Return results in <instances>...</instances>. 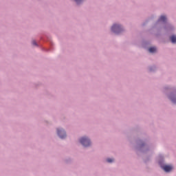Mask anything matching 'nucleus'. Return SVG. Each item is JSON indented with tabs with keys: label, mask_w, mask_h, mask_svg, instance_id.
Instances as JSON below:
<instances>
[{
	"label": "nucleus",
	"mask_w": 176,
	"mask_h": 176,
	"mask_svg": "<svg viewBox=\"0 0 176 176\" xmlns=\"http://www.w3.org/2000/svg\"><path fill=\"white\" fill-rule=\"evenodd\" d=\"M111 31L116 34H119V32L122 31V26H120V25L114 24L111 27Z\"/></svg>",
	"instance_id": "1"
},
{
	"label": "nucleus",
	"mask_w": 176,
	"mask_h": 176,
	"mask_svg": "<svg viewBox=\"0 0 176 176\" xmlns=\"http://www.w3.org/2000/svg\"><path fill=\"white\" fill-rule=\"evenodd\" d=\"M80 142L83 145V146H90V140L87 138H82Z\"/></svg>",
	"instance_id": "2"
},
{
	"label": "nucleus",
	"mask_w": 176,
	"mask_h": 176,
	"mask_svg": "<svg viewBox=\"0 0 176 176\" xmlns=\"http://www.w3.org/2000/svg\"><path fill=\"white\" fill-rule=\"evenodd\" d=\"M58 135L60 137V138H65L67 137V135L65 134V131L63 129H57Z\"/></svg>",
	"instance_id": "3"
},
{
	"label": "nucleus",
	"mask_w": 176,
	"mask_h": 176,
	"mask_svg": "<svg viewBox=\"0 0 176 176\" xmlns=\"http://www.w3.org/2000/svg\"><path fill=\"white\" fill-rule=\"evenodd\" d=\"M163 170L166 171V173H170L171 170H173V166L171 165H165L162 167Z\"/></svg>",
	"instance_id": "4"
},
{
	"label": "nucleus",
	"mask_w": 176,
	"mask_h": 176,
	"mask_svg": "<svg viewBox=\"0 0 176 176\" xmlns=\"http://www.w3.org/2000/svg\"><path fill=\"white\" fill-rule=\"evenodd\" d=\"M167 20V18L166 17V16H161L159 21H162L163 23H164V21H166Z\"/></svg>",
	"instance_id": "5"
},
{
	"label": "nucleus",
	"mask_w": 176,
	"mask_h": 176,
	"mask_svg": "<svg viewBox=\"0 0 176 176\" xmlns=\"http://www.w3.org/2000/svg\"><path fill=\"white\" fill-rule=\"evenodd\" d=\"M170 41L172 43H176V36L173 35L172 36H170Z\"/></svg>",
	"instance_id": "6"
},
{
	"label": "nucleus",
	"mask_w": 176,
	"mask_h": 176,
	"mask_svg": "<svg viewBox=\"0 0 176 176\" xmlns=\"http://www.w3.org/2000/svg\"><path fill=\"white\" fill-rule=\"evenodd\" d=\"M148 52H149L150 53H155V52H156V47H150V48L148 49Z\"/></svg>",
	"instance_id": "7"
},
{
	"label": "nucleus",
	"mask_w": 176,
	"mask_h": 176,
	"mask_svg": "<svg viewBox=\"0 0 176 176\" xmlns=\"http://www.w3.org/2000/svg\"><path fill=\"white\" fill-rule=\"evenodd\" d=\"M107 162H108V163H112V162H113V159L109 158V159L107 160Z\"/></svg>",
	"instance_id": "8"
},
{
	"label": "nucleus",
	"mask_w": 176,
	"mask_h": 176,
	"mask_svg": "<svg viewBox=\"0 0 176 176\" xmlns=\"http://www.w3.org/2000/svg\"><path fill=\"white\" fill-rule=\"evenodd\" d=\"M77 3H79L80 2H82V0H75Z\"/></svg>",
	"instance_id": "9"
},
{
	"label": "nucleus",
	"mask_w": 176,
	"mask_h": 176,
	"mask_svg": "<svg viewBox=\"0 0 176 176\" xmlns=\"http://www.w3.org/2000/svg\"><path fill=\"white\" fill-rule=\"evenodd\" d=\"M32 45H36V41H32Z\"/></svg>",
	"instance_id": "10"
},
{
	"label": "nucleus",
	"mask_w": 176,
	"mask_h": 176,
	"mask_svg": "<svg viewBox=\"0 0 176 176\" xmlns=\"http://www.w3.org/2000/svg\"><path fill=\"white\" fill-rule=\"evenodd\" d=\"M171 100L173 101V102H175V100H174V99H171Z\"/></svg>",
	"instance_id": "11"
}]
</instances>
